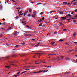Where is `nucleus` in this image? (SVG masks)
<instances>
[{
    "mask_svg": "<svg viewBox=\"0 0 77 77\" xmlns=\"http://www.w3.org/2000/svg\"><path fill=\"white\" fill-rule=\"evenodd\" d=\"M59 41H61V42H62V41H63V40L62 39H60V40H59Z\"/></svg>",
    "mask_w": 77,
    "mask_h": 77,
    "instance_id": "25",
    "label": "nucleus"
},
{
    "mask_svg": "<svg viewBox=\"0 0 77 77\" xmlns=\"http://www.w3.org/2000/svg\"><path fill=\"white\" fill-rule=\"evenodd\" d=\"M70 59V58H66V60H69Z\"/></svg>",
    "mask_w": 77,
    "mask_h": 77,
    "instance_id": "15",
    "label": "nucleus"
},
{
    "mask_svg": "<svg viewBox=\"0 0 77 77\" xmlns=\"http://www.w3.org/2000/svg\"><path fill=\"white\" fill-rule=\"evenodd\" d=\"M26 23V21H24V22L22 21V23L23 24H24V23Z\"/></svg>",
    "mask_w": 77,
    "mask_h": 77,
    "instance_id": "30",
    "label": "nucleus"
},
{
    "mask_svg": "<svg viewBox=\"0 0 77 77\" xmlns=\"http://www.w3.org/2000/svg\"><path fill=\"white\" fill-rule=\"evenodd\" d=\"M63 58H64V57H61L62 59H63Z\"/></svg>",
    "mask_w": 77,
    "mask_h": 77,
    "instance_id": "51",
    "label": "nucleus"
},
{
    "mask_svg": "<svg viewBox=\"0 0 77 77\" xmlns=\"http://www.w3.org/2000/svg\"><path fill=\"white\" fill-rule=\"evenodd\" d=\"M32 73H30L29 74H30V75H32Z\"/></svg>",
    "mask_w": 77,
    "mask_h": 77,
    "instance_id": "53",
    "label": "nucleus"
},
{
    "mask_svg": "<svg viewBox=\"0 0 77 77\" xmlns=\"http://www.w3.org/2000/svg\"><path fill=\"white\" fill-rule=\"evenodd\" d=\"M67 20H69V21H70L71 19H67Z\"/></svg>",
    "mask_w": 77,
    "mask_h": 77,
    "instance_id": "61",
    "label": "nucleus"
},
{
    "mask_svg": "<svg viewBox=\"0 0 77 77\" xmlns=\"http://www.w3.org/2000/svg\"><path fill=\"white\" fill-rule=\"evenodd\" d=\"M43 14V12H41L40 13V15H41V14Z\"/></svg>",
    "mask_w": 77,
    "mask_h": 77,
    "instance_id": "52",
    "label": "nucleus"
},
{
    "mask_svg": "<svg viewBox=\"0 0 77 77\" xmlns=\"http://www.w3.org/2000/svg\"><path fill=\"white\" fill-rule=\"evenodd\" d=\"M54 12V11H51L50 12V13H52V12Z\"/></svg>",
    "mask_w": 77,
    "mask_h": 77,
    "instance_id": "38",
    "label": "nucleus"
},
{
    "mask_svg": "<svg viewBox=\"0 0 77 77\" xmlns=\"http://www.w3.org/2000/svg\"><path fill=\"white\" fill-rule=\"evenodd\" d=\"M30 69H26L25 70V71H26L27 70H30Z\"/></svg>",
    "mask_w": 77,
    "mask_h": 77,
    "instance_id": "36",
    "label": "nucleus"
},
{
    "mask_svg": "<svg viewBox=\"0 0 77 77\" xmlns=\"http://www.w3.org/2000/svg\"><path fill=\"white\" fill-rule=\"evenodd\" d=\"M20 56H21V57H23V56L26 57V55L25 54H21L20 55Z\"/></svg>",
    "mask_w": 77,
    "mask_h": 77,
    "instance_id": "1",
    "label": "nucleus"
},
{
    "mask_svg": "<svg viewBox=\"0 0 77 77\" xmlns=\"http://www.w3.org/2000/svg\"><path fill=\"white\" fill-rule=\"evenodd\" d=\"M60 18H62V20H66V17H60Z\"/></svg>",
    "mask_w": 77,
    "mask_h": 77,
    "instance_id": "2",
    "label": "nucleus"
},
{
    "mask_svg": "<svg viewBox=\"0 0 77 77\" xmlns=\"http://www.w3.org/2000/svg\"><path fill=\"white\" fill-rule=\"evenodd\" d=\"M57 32L55 31L54 33V34H57Z\"/></svg>",
    "mask_w": 77,
    "mask_h": 77,
    "instance_id": "46",
    "label": "nucleus"
},
{
    "mask_svg": "<svg viewBox=\"0 0 77 77\" xmlns=\"http://www.w3.org/2000/svg\"><path fill=\"white\" fill-rule=\"evenodd\" d=\"M27 68H30L31 66H27Z\"/></svg>",
    "mask_w": 77,
    "mask_h": 77,
    "instance_id": "33",
    "label": "nucleus"
},
{
    "mask_svg": "<svg viewBox=\"0 0 77 77\" xmlns=\"http://www.w3.org/2000/svg\"><path fill=\"white\" fill-rule=\"evenodd\" d=\"M20 47V45H16L15 46V47Z\"/></svg>",
    "mask_w": 77,
    "mask_h": 77,
    "instance_id": "17",
    "label": "nucleus"
},
{
    "mask_svg": "<svg viewBox=\"0 0 77 77\" xmlns=\"http://www.w3.org/2000/svg\"><path fill=\"white\" fill-rule=\"evenodd\" d=\"M63 30H64V31H66L67 30V29H63Z\"/></svg>",
    "mask_w": 77,
    "mask_h": 77,
    "instance_id": "44",
    "label": "nucleus"
},
{
    "mask_svg": "<svg viewBox=\"0 0 77 77\" xmlns=\"http://www.w3.org/2000/svg\"><path fill=\"white\" fill-rule=\"evenodd\" d=\"M27 71H24V73H25V72H27Z\"/></svg>",
    "mask_w": 77,
    "mask_h": 77,
    "instance_id": "64",
    "label": "nucleus"
},
{
    "mask_svg": "<svg viewBox=\"0 0 77 77\" xmlns=\"http://www.w3.org/2000/svg\"><path fill=\"white\" fill-rule=\"evenodd\" d=\"M1 37H3V34H1L0 35Z\"/></svg>",
    "mask_w": 77,
    "mask_h": 77,
    "instance_id": "49",
    "label": "nucleus"
},
{
    "mask_svg": "<svg viewBox=\"0 0 77 77\" xmlns=\"http://www.w3.org/2000/svg\"><path fill=\"white\" fill-rule=\"evenodd\" d=\"M2 25H5L6 24V23L4 22H3V23H2Z\"/></svg>",
    "mask_w": 77,
    "mask_h": 77,
    "instance_id": "12",
    "label": "nucleus"
},
{
    "mask_svg": "<svg viewBox=\"0 0 77 77\" xmlns=\"http://www.w3.org/2000/svg\"><path fill=\"white\" fill-rule=\"evenodd\" d=\"M24 72H23L21 73V74H24Z\"/></svg>",
    "mask_w": 77,
    "mask_h": 77,
    "instance_id": "54",
    "label": "nucleus"
},
{
    "mask_svg": "<svg viewBox=\"0 0 77 77\" xmlns=\"http://www.w3.org/2000/svg\"><path fill=\"white\" fill-rule=\"evenodd\" d=\"M41 44V43L39 42L37 44L35 45V47H39V45Z\"/></svg>",
    "mask_w": 77,
    "mask_h": 77,
    "instance_id": "3",
    "label": "nucleus"
},
{
    "mask_svg": "<svg viewBox=\"0 0 77 77\" xmlns=\"http://www.w3.org/2000/svg\"><path fill=\"white\" fill-rule=\"evenodd\" d=\"M33 73H34V74H37L38 73V72H34Z\"/></svg>",
    "mask_w": 77,
    "mask_h": 77,
    "instance_id": "22",
    "label": "nucleus"
},
{
    "mask_svg": "<svg viewBox=\"0 0 77 77\" xmlns=\"http://www.w3.org/2000/svg\"><path fill=\"white\" fill-rule=\"evenodd\" d=\"M65 74H69V72H67L65 73Z\"/></svg>",
    "mask_w": 77,
    "mask_h": 77,
    "instance_id": "10",
    "label": "nucleus"
},
{
    "mask_svg": "<svg viewBox=\"0 0 77 77\" xmlns=\"http://www.w3.org/2000/svg\"><path fill=\"white\" fill-rule=\"evenodd\" d=\"M49 55H56V54H49Z\"/></svg>",
    "mask_w": 77,
    "mask_h": 77,
    "instance_id": "29",
    "label": "nucleus"
},
{
    "mask_svg": "<svg viewBox=\"0 0 77 77\" xmlns=\"http://www.w3.org/2000/svg\"><path fill=\"white\" fill-rule=\"evenodd\" d=\"M12 1V2H15V3L16 2L15 1H14V0H13Z\"/></svg>",
    "mask_w": 77,
    "mask_h": 77,
    "instance_id": "47",
    "label": "nucleus"
},
{
    "mask_svg": "<svg viewBox=\"0 0 77 77\" xmlns=\"http://www.w3.org/2000/svg\"><path fill=\"white\" fill-rule=\"evenodd\" d=\"M31 15L30 14H29L27 15L28 17H30Z\"/></svg>",
    "mask_w": 77,
    "mask_h": 77,
    "instance_id": "35",
    "label": "nucleus"
},
{
    "mask_svg": "<svg viewBox=\"0 0 77 77\" xmlns=\"http://www.w3.org/2000/svg\"><path fill=\"white\" fill-rule=\"evenodd\" d=\"M74 13V12H73L72 13H71V14L72 15H73V13Z\"/></svg>",
    "mask_w": 77,
    "mask_h": 77,
    "instance_id": "58",
    "label": "nucleus"
},
{
    "mask_svg": "<svg viewBox=\"0 0 77 77\" xmlns=\"http://www.w3.org/2000/svg\"><path fill=\"white\" fill-rule=\"evenodd\" d=\"M42 20V19H41L40 20V21L41 22V21H42V20Z\"/></svg>",
    "mask_w": 77,
    "mask_h": 77,
    "instance_id": "63",
    "label": "nucleus"
},
{
    "mask_svg": "<svg viewBox=\"0 0 77 77\" xmlns=\"http://www.w3.org/2000/svg\"><path fill=\"white\" fill-rule=\"evenodd\" d=\"M29 11L30 12H32V10L31 9H29Z\"/></svg>",
    "mask_w": 77,
    "mask_h": 77,
    "instance_id": "40",
    "label": "nucleus"
},
{
    "mask_svg": "<svg viewBox=\"0 0 77 77\" xmlns=\"http://www.w3.org/2000/svg\"><path fill=\"white\" fill-rule=\"evenodd\" d=\"M33 3V2H32V1H31V3Z\"/></svg>",
    "mask_w": 77,
    "mask_h": 77,
    "instance_id": "57",
    "label": "nucleus"
},
{
    "mask_svg": "<svg viewBox=\"0 0 77 77\" xmlns=\"http://www.w3.org/2000/svg\"><path fill=\"white\" fill-rule=\"evenodd\" d=\"M43 71L40 70V71L38 72V73H39L40 72H42Z\"/></svg>",
    "mask_w": 77,
    "mask_h": 77,
    "instance_id": "19",
    "label": "nucleus"
},
{
    "mask_svg": "<svg viewBox=\"0 0 77 77\" xmlns=\"http://www.w3.org/2000/svg\"><path fill=\"white\" fill-rule=\"evenodd\" d=\"M55 43V42H52L51 44L52 45H53V44H54Z\"/></svg>",
    "mask_w": 77,
    "mask_h": 77,
    "instance_id": "27",
    "label": "nucleus"
},
{
    "mask_svg": "<svg viewBox=\"0 0 77 77\" xmlns=\"http://www.w3.org/2000/svg\"><path fill=\"white\" fill-rule=\"evenodd\" d=\"M19 10H20V11H21V8L20 7Z\"/></svg>",
    "mask_w": 77,
    "mask_h": 77,
    "instance_id": "50",
    "label": "nucleus"
},
{
    "mask_svg": "<svg viewBox=\"0 0 77 77\" xmlns=\"http://www.w3.org/2000/svg\"><path fill=\"white\" fill-rule=\"evenodd\" d=\"M40 63H36L35 64H40Z\"/></svg>",
    "mask_w": 77,
    "mask_h": 77,
    "instance_id": "43",
    "label": "nucleus"
},
{
    "mask_svg": "<svg viewBox=\"0 0 77 77\" xmlns=\"http://www.w3.org/2000/svg\"><path fill=\"white\" fill-rule=\"evenodd\" d=\"M36 54H43L42 53H35Z\"/></svg>",
    "mask_w": 77,
    "mask_h": 77,
    "instance_id": "13",
    "label": "nucleus"
},
{
    "mask_svg": "<svg viewBox=\"0 0 77 77\" xmlns=\"http://www.w3.org/2000/svg\"><path fill=\"white\" fill-rule=\"evenodd\" d=\"M16 56H17V55L15 54H13L11 56V57H16Z\"/></svg>",
    "mask_w": 77,
    "mask_h": 77,
    "instance_id": "4",
    "label": "nucleus"
},
{
    "mask_svg": "<svg viewBox=\"0 0 77 77\" xmlns=\"http://www.w3.org/2000/svg\"><path fill=\"white\" fill-rule=\"evenodd\" d=\"M33 14L35 16L36 15V12L35 11L34 12H33Z\"/></svg>",
    "mask_w": 77,
    "mask_h": 77,
    "instance_id": "11",
    "label": "nucleus"
},
{
    "mask_svg": "<svg viewBox=\"0 0 77 77\" xmlns=\"http://www.w3.org/2000/svg\"><path fill=\"white\" fill-rule=\"evenodd\" d=\"M28 13V11H26L25 12V13L24 14V17L26 15H27V13Z\"/></svg>",
    "mask_w": 77,
    "mask_h": 77,
    "instance_id": "7",
    "label": "nucleus"
},
{
    "mask_svg": "<svg viewBox=\"0 0 77 77\" xmlns=\"http://www.w3.org/2000/svg\"><path fill=\"white\" fill-rule=\"evenodd\" d=\"M76 35V33H75L73 34V36H75Z\"/></svg>",
    "mask_w": 77,
    "mask_h": 77,
    "instance_id": "23",
    "label": "nucleus"
},
{
    "mask_svg": "<svg viewBox=\"0 0 77 77\" xmlns=\"http://www.w3.org/2000/svg\"><path fill=\"white\" fill-rule=\"evenodd\" d=\"M28 26H27V25H26L25 26V27H28Z\"/></svg>",
    "mask_w": 77,
    "mask_h": 77,
    "instance_id": "60",
    "label": "nucleus"
},
{
    "mask_svg": "<svg viewBox=\"0 0 77 77\" xmlns=\"http://www.w3.org/2000/svg\"><path fill=\"white\" fill-rule=\"evenodd\" d=\"M70 3H67V5H69L70 4Z\"/></svg>",
    "mask_w": 77,
    "mask_h": 77,
    "instance_id": "55",
    "label": "nucleus"
},
{
    "mask_svg": "<svg viewBox=\"0 0 77 77\" xmlns=\"http://www.w3.org/2000/svg\"><path fill=\"white\" fill-rule=\"evenodd\" d=\"M32 17H35V15H34L33 14H32Z\"/></svg>",
    "mask_w": 77,
    "mask_h": 77,
    "instance_id": "31",
    "label": "nucleus"
},
{
    "mask_svg": "<svg viewBox=\"0 0 77 77\" xmlns=\"http://www.w3.org/2000/svg\"><path fill=\"white\" fill-rule=\"evenodd\" d=\"M73 43H75V44H77V42H73Z\"/></svg>",
    "mask_w": 77,
    "mask_h": 77,
    "instance_id": "48",
    "label": "nucleus"
},
{
    "mask_svg": "<svg viewBox=\"0 0 77 77\" xmlns=\"http://www.w3.org/2000/svg\"><path fill=\"white\" fill-rule=\"evenodd\" d=\"M77 3V2L73 3V5H76Z\"/></svg>",
    "mask_w": 77,
    "mask_h": 77,
    "instance_id": "34",
    "label": "nucleus"
},
{
    "mask_svg": "<svg viewBox=\"0 0 77 77\" xmlns=\"http://www.w3.org/2000/svg\"><path fill=\"white\" fill-rule=\"evenodd\" d=\"M42 5V3H39L37 4H36L37 5Z\"/></svg>",
    "mask_w": 77,
    "mask_h": 77,
    "instance_id": "20",
    "label": "nucleus"
},
{
    "mask_svg": "<svg viewBox=\"0 0 77 77\" xmlns=\"http://www.w3.org/2000/svg\"><path fill=\"white\" fill-rule=\"evenodd\" d=\"M24 33H28V31H24Z\"/></svg>",
    "mask_w": 77,
    "mask_h": 77,
    "instance_id": "41",
    "label": "nucleus"
},
{
    "mask_svg": "<svg viewBox=\"0 0 77 77\" xmlns=\"http://www.w3.org/2000/svg\"><path fill=\"white\" fill-rule=\"evenodd\" d=\"M20 14H21L22 13V11H21L20 12H19Z\"/></svg>",
    "mask_w": 77,
    "mask_h": 77,
    "instance_id": "37",
    "label": "nucleus"
},
{
    "mask_svg": "<svg viewBox=\"0 0 77 77\" xmlns=\"http://www.w3.org/2000/svg\"><path fill=\"white\" fill-rule=\"evenodd\" d=\"M21 45H24V44H25V43H20Z\"/></svg>",
    "mask_w": 77,
    "mask_h": 77,
    "instance_id": "24",
    "label": "nucleus"
},
{
    "mask_svg": "<svg viewBox=\"0 0 77 77\" xmlns=\"http://www.w3.org/2000/svg\"><path fill=\"white\" fill-rule=\"evenodd\" d=\"M31 40H33V41H35V39H32Z\"/></svg>",
    "mask_w": 77,
    "mask_h": 77,
    "instance_id": "56",
    "label": "nucleus"
},
{
    "mask_svg": "<svg viewBox=\"0 0 77 77\" xmlns=\"http://www.w3.org/2000/svg\"><path fill=\"white\" fill-rule=\"evenodd\" d=\"M25 36H30L31 35L30 34H25Z\"/></svg>",
    "mask_w": 77,
    "mask_h": 77,
    "instance_id": "5",
    "label": "nucleus"
},
{
    "mask_svg": "<svg viewBox=\"0 0 77 77\" xmlns=\"http://www.w3.org/2000/svg\"><path fill=\"white\" fill-rule=\"evenodd\" d=\"M67 2H64L63 3H61V5H63V4H67Z\"/></svg>",
    "mask_w": 77,
    "mask_h": 77,
    "instance_id": "8",
    "label": "nucleus"
},
{
    "mask_svg": "<svg viewBox=\"0 0 77 77\" xmlns=\"http://www.w3.org/2000/svg\"><path fill=\"white\" fill-rule=\"evenodd\" d=\"M74 11H75V12H77V9H76L75 10H74Z\"/></svg>",
    "mask_w": 77,
    "mask_h": 77,
    "instance_id": "45",
    "label": "nucleus"
},
{
    "mask_svg": "<svg viewBox=\"0 0 77 77\" xmlns=\"http://www.w3.org/2000/svg\"><path fill=\"white\" fill-rule=\"evenodd\" d=\"M76 21H77V20H73V23H75V22H76Z\"/></svg>",
    "mask_w": 77,
    "mask_h": 77,
    "instance_id": "42",
    "label": "nucleus"
},
{
    "mask_svg": "<svg viewBox=\"0 0 77 77\" xmlns=\"http://www.w3.org/2000/svg\"><path fill=\"white\" fill-rule=\"evenodd\" d=\"M3 8V6H1L0 7V10H2V9Z\"/></svg>",
    "mask_w": 77,
    "mask_h": 77,
    "instance_id": "18",
    "label": "nucleus"
},
{
    "mask_svg": "<svg viewBox=\"0 0 77 77\" xmlns=\"http://www.w3.org/2000/svg\"><path fill=\"white\" fill-rule=\"evenodd\" d=\"M2 20H3V21H5V19H2Z\"/></svg>",
    "mask_w": 77,
    "mask_h": 77,
    "instance_id": "62",
    "label": "nucleus"
},
{
    "mask_svg": "<svg viewBox=\"0 0 77 77\" xmlns=\"http://www.w3.org/2000/svg\"><path fill=\"white\" fill-rule=\"evenodd\" d=\"M5 68H10V66H5Z\"/></svg>",
    "mask_w": 77,
    "mask_h": 77,
    "instance_id": "6",
    "label": "nucleus"
},
{
    "mask_svg": "<svg viewBox=\"0 0 77 77\" xmlns=\"http://www.w3.org/2000/svg\"><path fill=\"white\" fill-rule=\"evenodd\" d=\"M26 25V22H25V23H24V24L23 25Z\"/></svg>",
    "mask_w": 77,
    "mask_h": 77,
    "instance_id": "59",
    "label": "nucleus"
},
{
    "mask_svg": "<svg viewBox=\"0 0 77 77\" xmlns=\"http://www.w3.org/2000/svg\"><path fill=\"white\" fill-rule=\"evenodd\" d=\"M39 26L41 27L42 26V23H40L39 25Z\"/></svg>",
    "mask_w": 77,
    "mask_h": 77,
    "instance_id": "32",
    "label": "nucleus"
},
{
    "mask_svg": "<svg viewBox=\"0 0 77 77\" xmlns=\"http://www.w3.org/2000/svg\"><path fill=\"white\" fill-rule=\"evenodd\" d=\"M73 50H74L73 49L70 50L69 51V52H72V51H73Z\"/></svg>",
    "mask_w": 77,
    "mask_h": 77,
    "instance_id": "16",
    "label": "nucleus"
},
{
    "mask_svg": "<svg viewBox=\"0 0 77 77\" xmlns=\"http://www.w3.org/2000/svg\"><path fill=\"white\" fill-rule=\"evenodd\" d=\"M67 16H69V17H71V14H68L67 15Z\"/></svg>",
    "mask_w": 77,
    "mask_h": 77,
    "instance_id": "21",
    "label": "nucleus"
},
{
    "mask_svg": "<svg viewBox=\"0 0 77 77\" xmlns=\"http://www.w3.org/2000/svg\"><path fill=\"white\" fill-rule=\"evenodd\" d=\"M60 14V15H63V12H60L59 13Z\"/></svg>",
    "mask_w": 77,
    "mask_h": 77,
    "instance_id": "14",
    "label": "nucleus"
},
{
    "mask_svg": "<svg viewBox=\"0 0 77 77\" xmlns=\"http://www.w3.org/2000/svg\"><path fill=\"white\" fill-rule=\"evenodd\" d=\"M72 20H74V19H76V18H72Z\"/></svg>",
    "mask_w": 77,
    "mask_h": 77,
    "instance_id": "39",
    "label": "nucleus"
},
{
    "mask_svg": "<svg viewBox=\"0 0 77 77\" xmlns=\"http://www.w3.org/2000/svg\"><path fill=\"white\" fill-rule=\"evenodd\" d=\"M19 18V17L18 16H16L15 17V18H16V19H18V18Z\"/></svg>",
    "mask_w": 77,
    "mask_h": 77,
    "instance_id": "28",
    "label": "nucleus"
},
{
    "mask_svg": "<svg viewBox=\"0 0 77 77\" xmlns=\"http://www.w3.org/2000/svg\"><path fill=\"white\" fill-rule=\"evenodd\" d=\"M17 33L15 32L14 33V35H17Z\"/></svg>",
    "mask_w": 77,
    "mask_h": 77,
    "instance_id": "26",
    "label": "nucleus"
},
{
    "mask_svg": "<svg viewBox=\"0 0 77 77\" xmlns=\"http://www.w3.org/2000/svg\"><path fill=\"white\" fill-rule=\"evenodd\" d=\"M5 59H9V56H7L6 57H5Z\"/></svg>",
    "mask_w": 77,
    "mask_h": 77,
    "instance_id": "9",
    "label": "nucleus"
}]
</instances>
